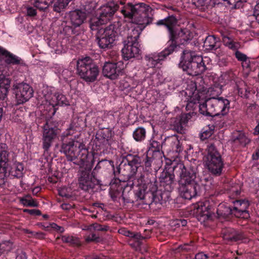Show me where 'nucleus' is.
<instances>
[{
    "label": "nucleus",
    "mask_w": 259,
    "mask_h": 259,
    "mask_svg": "<svg viewBox=\"0 0 259 259\" xmlns=\"http://www.w3.org/2000/svg\"><path fill=\"white\" fill-rule=\"evenodd\" d=\"M74 133V130L71 127L63 132L61 137L62 144L60 151L65 155L68 161H73L75 164L95 162V153H90L82 142L72 138L68 139Z\"/></svg>",
    "instance_id": "nucleus-3"
},
{
    "label": "nucleus",
    "mask_w": 259,
    "mask_h": 259,
    "mask_svg": "<svg viewBox=\"0 0 259 259\" xmlns=\"http://www.w3.org/2000/svg\"><path fill=\"white\" fill-rule=\"evenodd\" d=\"M11 80L3 73L0 74V100L7 98Z\"/></svg>",
    "instance_id": "nucleus-34"
},
{
    "label": "nucleus",
    "mask_w": 259,
    "mask_h": 259,
    "mask_svg": "<svg viewBox=\"0 0 259 259\" xmlns=\"http://www.w3.org/2000/svg\"><path fill=\"white\" fill-rule=\"evenodd\" d=\"M215 126L213 124H209L202 129L200 135V138L202 141L209 138L214 133Z\"/></svg>",
    "instance_id": "nucleus-46"
},
{
    "label": "nucleus",
    "mask_w": 259,
    "mask_h": 259,
    "mask_svg": "<svg viewBox=\"0 0 259 259\" xmlns=\"http://www.w3.org/2000/svg\"><path fill=\"white\" fill-rule=\"evenodd\" d=\"M193 242H191L190 243H185L179 246V249L185 251H189L193 249Z\"/></svg>",
    "instance_id": "nucleus-54"
},
{
    "label": "nucleus",
    "mask_w": 259,
    "mask_h": 259,
    "mask_svg": "<svg viewBox=\"0 0 259 259\" xmlns=\"http://www.w3.org/2000/svg\"><path fill=\"white\" fill-rule=\"evenodd\" d=\"M59 195L62 197L66 198H69L71 197V195L67 192L66 189H61L59 190Z\"/></svg>",
    "instance_id": "nucleus-62"
},
{
    "label": "nucleus",
    "mask_w": 259,
    "mask_h": 259,
    "mask_svg": "<svg viewBox=\"0 0 259 259\" xmlns=\"http://www.w3.org/2000/svg\"><path fill=\"white\" fill-rule=\"evenodd\" d=\"M222 235L223 239L228 242L243 241L246 239V235L244 231L230 227L223 229Z\"/></svg>",
    "instance_id": "nucleus-25"
},
{
    "label": "nucleus",
    "mask_w": 259,
    "mask_h": 259,
    "mask_svg": "<svg viewBox=\"0 0 259 259\" xmlns=\"http://www.w3.org/2000/svg\"><path fill=\"white\" fill-rule=\"evenodd\" d=\"M102 167H106L109 170L113 171L114 174V171L116 170V167L114 165V161L112 160H108L106 159H103L99 161L95 166V168L93 171L91 170V174H94L95 176L96 171H97Z\"/></svg>",
    "instance_id": "nucleus-37"
},
{
    "label": "nucleus",
    "mask_w": 259,
    "mask_h": 259,
    "mask_svg": "<svg viewBox=\"0 0 259 259\" xmlns=\"http://www.w3.org/2000/svg\"><path fill=\"white\" fill-rule=\"evenodd\" d=\"M106 23L101 21V18L98 16L92 18L90 22V27L92 30H96L100 25L105 24Z\"/></svg>",
    "instance_id": "nucleus-49"
},
{
    "label": "nucleus",
    "mask_w": 259,
    "mask_h": 259,
    "mask_svg": "<svg viewBox=\"0 0 259 259\" xmlns=\"http://www.w3.org/2000/svg\"><path fill=\"white\" fill-rule=\"evenodd\" d=\"M223 42L225 46L228 47L232 50H236L238 48L237 42L234 41L231 38L227 36H224L223 37Z\"/></svg>",
    "instance_id": "nucleus-47"
},
{
    "label": "nucleus",
    "mask_w": 259,
    "mask_h": 259,
    "mask_svg": "<svg viewBox=\"0 0 259 259\" xmlns=\"http://www.w3.org/2000/svg\"><path fill=\"white\" fill-rule=\"evenodd\" d=\"M241 63L243 69L246 70L247 72L251 71L254 69L253 65L254 64V61H251L249 57L242 61Z\"/></svg>",
    "instance_id": "nucleus-50"
},
{
    "label": "nucleus",
    "mask_w": 259,
    "mask_h": 259,
    "mask_svg": "<svg viewBox=\"0 0 259 259\" xmlns=\"http://www.w3.org/2000/svg\"><path fill=\"white\" fill-rule=\"evenodd\" d=\"M220 81L223 84L219 85V87H216V89L219 90L218 93L221 94L224 85L230 84L235 86L240 81V79L237 77L232 70H229L222 73L220 77Z\"/></svg>",
    "instance_id": "nucleus-29"
},
{
    "label": "nucleus",
    "mask_w": 259,
    "mask_h": 259,
    "mask_svg": "<svg viewBox=\"0 0 259 259\" xmlns=\"http://www.w3.org/2000/svg\"><path fill=\"white\" fill-rule=\"evenodd\" d=\"M24 212H28L31 215H40L41 214V211L39 209H25L24 210Z\"/></svg>",
    "instance_id": "nucleus-60"
},
{
    "label": "nucleus",
    "mask_w": 259,
    "mask_h": 259,
    "mask_svg": "<svg viewBox=\"0 0 259 259\" xmlns=\"http://www.w3.org/2000/svg\"><path fill=\"white\" fill-rule=\"evenodd\" d=\"M162 144L161 140L158 141L155 138H152L149 141L147 154L153 157H157L158 159L161 158L164 154L162 150Z\"/></svg>",
    "instance_id": "nucleus-30"
},
{
    "label": "nucleus",
    "mask_w": 259,
    "mask_h": 259,
    "mask_svg": "<svg viewBox=\"0 0 259 259\" xmlns=\"http://www.w3.org/2000/svg\"><path fill=\"white\" fill-rule=\"evenodd\" d=\"M13 91L17 104H22L28 101L33 94L32 88L28 84L24 82L15 84Z\"/></svg>",
    "instance_id": "nucleus-21"
},
{
    "label": "nucleus",
    "mask_w": 259,
    "mask_h": 259,
    "mask_svg": "<svg viewBox=\"0 0 259 259\" xmlns=\"http://www.w3.org/2000/svg\"><path fill=\"white\" fill-rule=\"evenodd\" d=\"M11 154L7 145L0 144V187L3 188L8 179L21 180L24 175V165L22 162L11 161Z\"/></svg>",
    "instance_id": "nucleus-7"
},
{
    "label": "nucleus",
    "mask_w": 259,
    "mask_h": 259,
    "mask_svg": "<svg viewBox=\"0 0 259 259\" xmlns=\"http://www.w3.org/2000/svg\"><path fill=\"white\" fill-rule=\"evenodd\" d=\"M11 249V244L10 241H6L0 243V256Z\"/></svg>",
    "instance_id": "nucleus-52"
},
{
    "label": "nucleus",
    "mask_w": 259,
    "mask_h": 259,
    "mask_svg": "<svg viewBox=\"0 0 259 259\" xmlns=\"http://www.w3.org/2000/svg\"><path fill=\"white\" fill-rule=\"evenodd\" d=\"M253 15L259 23V4H256L254 7Z\"/></svg>",
    "instance_id": "nucleus-64"
},
{
    "label": "nucleus",
    "mask_w": 259,
    "mask_h": 259,
    "mask_svg": "<svg viewBox=\"0 0 259 259\" xmlns=\"http://www.w3.org/2000/svg\"><path fill=\"white\" fill-rule=\"evenodd\" d=\"M234 88L236 89L237 94L240 97L243 98H248V95L249 91H247L246 85L242 80H240L238 83L234 86Z\"/></svg>",
    "instance_id": "nucleus-43"
},
{
    "label": "nucleus",
    "mask_w": 259,
    "mask_h": 259,
    "mask_svg": "<svg viewBox=\"0 0 259 259\" xmlns=\"http://www.w3.org/2000/svg\"><path fill=\"white\" fill-rule=\"evenodd\" d=\"M179 66L188 74L192 76L203 73L206 68L202 56L195 51L187 49L183 50Z\"/></svg>",
    "instance_id": "nucleus-9"
},
{
    "label": "nucleus",
    "mask_w": 259,
    "mask_h": 259,
    "mask_svg": "<svg viewBox=\"0 0 259 259\" xmlns=\"http://www.w3.org/2000/svg\"><path fill=\"white\" fill-rule=\"evenodd\" d=\"M76 73L87 83L93 82L97 79L100 69L92 59L86 57L77 61Z\"/></svg>",
    "instance_id": "nucleus-14"
},
{
    "label": "nucleus",
    "mask_w": 259,
    "mask_h": 259,
    "mask_svg": "<svg viewBox=\"0 0 259 259\" xmlns=\"http://www.w3.org/2000/svg\"><path fill=\"white\" fill-rule=\"evenodd\" d=\"M165 140L170 143L171 150L177 153H180L183 150V148L180 143V141L178 139L177 137L172 136L170 137H167Z\"/></svg>",
    "instance_id": "nucleus-41"
},
{
    "label": "nucleus",
    "mask_w": 259,
    "mask_h": 259,
    "mask_svg": "<svg viewBox=\"0 0 259 259\" xmlns=\"http://www.w3.org/2000/svg\"><path fill=\"white\" fill-rule=\"evenodd\" d=\"M94 163L90 161L84 163L78 171V187L90 194L96 191L97 186L102 185L101 181L97 179L94 174H91Z\"/></svg>",
    "instance_id": "nucleus-13"
},
{
    "label": "nucleus",
    "mask_w": 259,
    "mask_h": 259,
    "mask_svg": "<svg viewBox=\"0 0 259 259\" xmlns=\"http://www.w3.org/2000/svg\"><path fill=\"white\" fill-rule=\"evenodd\" d=\"M185 96L188 108L195 109L199 108L200 113L206 116L225 115L229 112L230 100L223 97L205 99V91L197 89L195 82H191L188 84L185 91Z\"/></svg>",
    "instance_id": "nucleus-1"
},
{
    "label": "nucleus",
    "mask_w": 259,
    "mask_h": 259,
    "mask_svg": "<svg viewBox=\"0 0 259 259\" xmlns=\"http://www.w3.org/2000/svg\"><path fill=\"white\" fill-rule=\"evenodd\" d=\"M233 206L222 202L217 205L213 198L199 202L196 206L195 212L198 220L200 222H205L211 219L212 214L216 206V212L219 219L229 220L231 217L247 219L250 217L248 208L249 201L245 199H237L232 201Z\"/></svg>",
    "instance_id": "nucleus-2"
},
{
    "label": "nucleus",
    "mask_w": 259,
    "mask_h": 259,
    "mask_svg": "<svg viewBox=\"0 0 259 259\" xmlns=\"http://www.w3.org/2000/svg\"><path fill=\"white\" fill-rule=\"evenodd\" d=\"M86 14L80 11L75 10L70 14V24L77 28L84 22L86 19Z\"/></svg>",
    "instance_id": "nucleus-33"
},
{
    "label": "nucleus",
    "mask_w": 259,
    "mask_h": 259,
    "mask_svg": "<svg viewBox=\"0 0 259 259\" xmlns=\"http://www.w3.org/2000/svg\"><path fill=\"white\" fill-rule=\"evenodd\" d=\"M109 137L104 133L97 134L95 140L94 150L100 153L104 152L109 145Z\"/></svg>",
    "instance_id": "nucleus-31"
},
{
    "label": "nucleus",
    "mask_w": 259,
    "mask_h": 259,
    "mask_svg": "<svg viewBox=\"0 0 259 259\" xmlns=\"http://www.w3.org/2000/svg\"><path fill=\"white\" fill-rule=\"evenodd\" d=\"M26 11L27 15L29 17H34L37 14L36 9L32 7H27Z\"/></svg>",
    "instance_id": "nucleus-59"
},
{
    "label": "nucleus",
    "mask_w": 259,
    "mask_h": 259,
    "mask_svg": "<svg viewBox=\"0 0 259 259\" xmlns=\"http://www.w3.org/2000/svg\"><path fill=\"white\" fill-rule=\"evenodd\" d=\"M235 51V57L237 59V61L239 62H241L242 61H243L248 57L245 54L238 51V49Z\"/></svg>",
    "instance_id": "nucleus-53"
},
{
    "label": "nucleus",
    "mask_w": 259,
    "mask_h": 259,
    "mask_svg": "<svg viewBox=\"0 0 259 259\" xmlns=\"http://www.w3.org/2000/svg\"><path fill=\"white\" fill-rule=\"evenodd\" d=\"M119 233L125 236L129 237L130 238L132 237V236H134L136 233H134L131 232L125 228H121L119 230Z\"/></svg>",
    "instance_id": "nucleus-56"
},
{
    "label": "nucleus",
    "mask_w": 259,
    "mask_h": 259,
    "mask_svg": "<svg viewBox=\"0 0 259 259\" xmlns=\"http://www.w3.org/2000/svg\"><path fill=\"white\" fill-rule=\"evenodd\" d=\"M124 67L122 61L106 62L103 67L102 72L105 77L114 80L123 74Z\"/></svg>",
    "instance_id": "nucleus-22"
},
{
    "label": "nucleus",
    "mask_w": 259,
    "mask_h": 259,
    "mask_svg": "<svg viewBox=\"0 0 259 259\" xmlns=\"http://www.w3.org/2000/svg\"><path fill=\"white\" fill-rule=\"evenodd\" d=\"M120 34V25L114 23L100 29L96 35V40L99 48L104 50L111 49Z\"/></svg>",
    "instance_id": "nucleus-17"
},
{
    "label": "nucleus",
    "mask_w": 259,
    "mask_h": 259,
    "mask_svg": "<svg viewBox=\"0 0 259 259\" xmlns=\"http://www.w3.org/2000/svg\"><path fill=\"white\" fill-rule=\"evenodd\" d=\"M130 28L127 29V36L124 40V47L121 50L123 59L128 60L139 54L141 51L138 41L142 30L148 24L143 23L135 22Z\"/></svg>",
    "instance_id": "nucleus-10"
},
{
    "label": "nucleus",
    "mask_w": 259,
    "mask_h": 259,
    "mask_svg": "<svg viewBox=\"0 0 259 259\" xmlns=\"http://www.w3.org/2000/svg\"><path fill=\"white\" fill-rule=\"evenodd\" d=\"M170 55V51L165 49L159 53H153L146 55L143 59V65L145 69L157 67L159 68L162 62Z\"/></svg>",
    "instance_id": "nucleus-23"
},
{
    "label": "nucleus",
    "mask_w": 259,
    "mask_h": 259,
    "mask_svg": "<svg viewBox=\"0 0 259 259\" xmlns=\"http://www.w3.org/2000/svg\"><path fill=\"white\" fill-rule=\"evenodd\" d=\"M43 229L45 231H50L52 230H55L57 231L63 232L64 231V229L63 227H60L57 225L56 223H52L47 225H43Z\"/></svg>",
    "instance_id": "nucleus-51"
},
{
    "label": "nucleus",
    "mask_w": 259,
    "mask_h": 259,
    "mask_svg": "<svg viewBox=\"0 0 259 259\" xmlns=\"http://www.w3.org/2000/svg\"><path fill=\"white\" fill-rule=\"evenodd\" d=\"M59 122L56 120L47 121L43 126L42 147L44 154L50 153V148L58 138L61 130L59 128Z\"/></svg>",
    "instance_id": "nucleus-18"
},
{
    "label": "nucleus",
    "mask_w": 259,
    "mask_h": 259,
    "mask_svg": "<svg viewBox=\"0 0 259 259\" xmlns=\"http://www.w3.org/2000/svg\"><path fill=\"white\" fill-rule=\"evenodd\" d=\"M143 158L138 154L128 153L123 157L122 161L116 167L114 172V177L119 175L126 177L130 182L131 180L135 178L138 169L142 166Z\"/></svg>",
    "instance_id": "nucleus-12"
},
{
    "label": "nucleus",
    "mask_w": 259,
    "mask_h": 259,
    "mask_svg": "<svg viewBox=\"0 0 259 259\" xmlns=\"http://www.w3.org/2000/svg\"><path fill=\"white\" fill-rule=\"evenodd\" d=\"M85 241L87 242H98L100 241V238L95 233H92L89 235L85 238Z\"/></svg>",
    "instance_id": "nucleus-55"
},
{
    "label": "nucleus",
    "mask_w": 259,
    "mask_h": 259,
    "mask_svg": "<svg viewBox=\"0 0 259 259\" xmlns=\"http://www.w3.org/2000/svg\"><path fill=\"white\" fill-rule=\"evenodd\" d=\"M61 28V32L67 36H70L72 34H78L79 33V29L71 25L70 22L62 23Z\"/></svg>",
    "instance_id": "nucleus-38"
},
{
    "label": "nucleus",
    "mask_w": 259,
    "mask_h": 259,
    "mask_svg": "<svg viewBox=\"0 0 259 259\" xmlns=\"http://www.w3.org/2000/svg\"><path fill=\"white\" fill-rule=\"evenodd\" d=\"M250 142V140L242 132H238L233 136L232 139L233 144L236 147H245Z\"/></svg>",
    "instance_id": "nucleus-35"
},
{
    "label": "nucleus",
    "mask_w": 259,
    "mask_h": 259,
    "mask_svg": "<svg viewBox=\"0 0 259 259\" xmlns=\"http://www.w3.org/2000/svg\"><path fill=\"white\" fill-rule=\"evenodd\" d=\"M55 0H31L35 8L40 11H46Z\"/></svg>",
    "instance_id": "nucleus-40"
},
{
    "label": "nucleus",
    "mask_w": 259,
    "mask_h": 259,
    "mask_svg": "<svg viewBox=\"0 0 259 259\" xmlns=\"http://www.w3.org/2000/svg\"><path fill=\"white\" fill-rule=\"evenodd\" d=\"M247 0H227L228 7L232 9H238L242 8Z\"/></svg>",
    "instance_id": "nucleus-48"
},
{
    "label": "nucleus",
    "mask_w": 259,
    "mask_h": 259,
    "mask_svg": "<svg viewBox=\"0 0 259 259\" xmlns=\"http://www.w3.org/2000/svg\"><path fill=\"white\" fill-rule=\"evenodd\" d=\"M60 238L63 243L68 244L69 245L74 246H79L80 245V241L78 238L76 237L69 234H65L57 237L56 239L58 240Z\"/></svg>",
    "instance_id": "nucleus-39"
},
{
    "label": "nucleus",
    "mask_w": 259,
    "mask_h": 259,
    "mask_svg": "<svg viewBox=\"0 0 259 259\" xmlns=\"http://www.w3.org/2000/svg\"><path fill=\"white\" fill-rule=\"evenodd\" d=\"M117 11L122 14L124 20L129 22L143 23V24H150L153 21V18L149 13L151 12V8L144 3L133 4L127 2L126 0L117 1Z\"/></svg>",
    "instance_id": "nucleus-8"
},
{
    "label": "nucleus",
    "mask_w": 259,
    "mask_h": 259,
    "mask_svg": "<svg viewBox=\"0 0 259 259\" xmlns=\"http://www.w3.org/2000/svg\"><path fill=\"white\" fill-rule=\"evenodd\" d=\"M120 34V25L114 23L100 29L96 35V40L99 48L104 50L111 49Z\"/></svg>",
    "instance_id": "nucleus-15"
},
{
    "label": "nucleus",
    "mask_w": 259,
    "mask_h": 259,
    "mask_svg": "<svg viewBox=\"0 0 259 259\" xmlns=\"http://www.w3.org/2000/svg\"><path fill=\"white\" fill-rule=\"evenodd\" d=\"M175 175L167 170H164L159 178V186L157 180L153 178L150 183V190L152 192V201L151 205H162L167 201L170 197V192L175 185Z\"/></svg>",
    "instance_id": "nucleus-6"
},
{
    "label": "nucleus",
    "mask_w": 259,
    "mask_h": 259,
    "mask_svg": "<svg viewBox=\"0 0 259 259\" xmlns=\"http://www.w3.org/2000/svg\"><path fill=\"white\" fill-rule=\"evenodd\" d=\"M187 111H190L187 113H182L179 116L177 117L174 122V129L178 133L183 134L185 133V126L189 120L191 119L193 116L196 114L197 111L199 108H188L186 106Z\"/></svg>",
    "instance_id": "nucleus-24"
},
{
    "label": "nucleus",
    "mask_w": 259,
    "mask_h": 259,
    "mask_svg": "<svg viewBox=\"0 0 259 259\" xmlns=\"http://www.w3.org/2000/svg\"><path fill=\"white\" fill-rule=\"evenodd\" d=\"M93 228L95 230L99 231H107L109 227L106 226H103L98 223L93 224Z\"/></svg>",
    "instance_id": "nucleus-57"
},
{
    "label": "nucleus",
    "mask_w": 259,
    "mask_h": 259,
    "mask_svg": "<svg viewBox=\"0 0 259 259\" xmlns=\"http://www.w3.org/2000/svg\"><path fill=\"white\" fill-rule=\"evenodd\" d=\"M146 137V131L145 128L139 126L133 133V137L136 142H141L145 140Z\"/></svg>",
    "instance_id": "nucleus-42"
},
{
    "label": "nucleus",
    "mask_w": 259,
    "mask_h": 259,
    "mask_svg": "<svg viewBox=\"0 0 259 259\" xmlns=\"http://www.w3.org/2000/svg\"><path fill=\"white\" fill-rule=\"evenodd\" d=\"M120 34V25L114 23L100 29L96 35V40L99 48L104 50L111 49Z\"/></svg>",
    "instance_id": "nucleus-16"
},
{
    "label": "nucleus",
    "mask_w": 259,
    "mask_h": 259,
    "mask_svg": "<svg viewBox=\"0 0 259 259\" xmlns=\"http://www.w3.org/2000/svg\"><path fill=\"white\" fill-rule=\"evenodd\" d=\"M203 161L211 175L220 176L224 168L222 156L214 143H208L203 153Z\"/></svg>",
    "instance_id": "nucleus-11"
},
{
    "label": "nucleus",
    "mask_w": 259,
    "mask_h": 259,
    "mask_svg": "<svg viewBox=\"0 0 259 259\" xmlns=\"http://www.w3.org/2000/svg\"><path fill=\"white\" fill-rule=\"evenodd\" d=\"M147 237L143 236L140 233H136L129 241V244L136 250L140 249L143 245V240Z\"/></svg>",
    "instance_id": "nucleus-36"
},
{
    "label": "nucleus",
    "mask_w": 259,
    "mask_h": 259,
    "mask_svg": "<svg viewBox=\"0 0 259 259\" xmlns=\"http://www.w3.org/2000/svg\"><path fill=\"white\" fill-rule=\"evenodd\" d=\"M20 203L26 207H36L37 206V202L32 198L29 194L24 195L22 197L18 198Z\"/></svg>",
    "instance_id": "nucleus-45"
},
{
    "label": "nucleus",
    "mask_w": 259,
    "mask_h": 259,
    "mask_svg": "<svg viewBox=\"0 0 259 259\" xmlns=\"http://www.w3.org/2000/svg\"><path fill=\"white\" fill-rule=\"evenodd\" d=\"M178 20L174 15L159 20L156 23L157 26H164L168 32L169 40L165 48L170 51V55L178 51L180 45H185L193 38V34L187 28L179 29L176 27Z\"/></svg>",
    "instance_id": "nucleus-5"
},
{
    "label": "nucleus",
    "mask_w": 259,
    "mask_h": 259,
    "mask_svg": "<svg viewBox=\"0 0 259 259\" xmlns=\"http://www.w3.org/2000/svg\"><path fill=\"white\" fill-rule=\"evenodd\" d=\"M173 170L179 172V191L182 198L191 200L201 195L203 186L198 183V170L195 166H185L180 163L174 167Z\"/></svg>",
    "instance_id": "nucleus-4"
},
{
    "label": "nucleus",
    "mask_w": 259,
    "mask_h": 259,
    "mask_svg": "<svg viewBox=\"0 0 259 259\" xmlns=\"http://www.w3.org/2000/svg\"><path fill=\"white\" fill-rule=\"evenodd\" d=\"M117 2L108 3L107 5L101 7L98 12L101 21L106 23L110 20L114 13L117 11Z\"/></svg>",
    "instance_id": "nucleus-28"
},
{
    "label": "nucleus",
    "mask_w": 259,
    "mask_h": 259,
    "mask_svg": "<svg viewBox=\"0 0 259 259\" xmlns=\"http://www.w3.org/2000/svg\"><path fill=\"white\" fill-rule=\"evenodd\" d=\"M43 93L45 100L52 107L53 115L56 112L57 106H67L70 105L69 101L66 96L57 92L53 87L47 88Z\"/></svg>",
    "instance_id": "nucleus-20"
},
{
    "label": "nucleus",
    "mask_w": 259,
    "mask_h": 259,
    "mask_svg": "<svg viewBox=\"0 0 259 259\" xmlns=\"http://www.w3.org/2000/svg\"><path fill=\"white\" fill-rule=\"evenodd\" d=\"M0 55L5 57V61L8 65H17L23 68V71H27V65L25 62L18 56L0 47Z\"/></svg>",
    "instance_id": "nucleus-27"
},
{
    "label": "nucleus",
    "mask_w": 259,
    "mask_h": 259,
    "mask_svg": "<svg viewBox=\"0 0 259 259\" xmlns=\"http://www.w3.org/2000/svg\"><path fill=\"white\" fill-rule=\"evenodd\" d=\"M143 158L142 161V166L143 167V169L145 171L147 172H151L152 171L151 165L153 159H157V157H153L151 155L147 154L146 155H143L142 156Z\"/></svg>",
    "instance_id": "nucleus-44"
},
{
    "label": "nucleus",
    "mask_w": 259,
    "mask_h": 259,
    "mask_svg": "<svg viewBox=\"0 0 259 259\" xmlns=\"http://www.w3.org/2000/svg\"><path fill=\"white\" fill-rule=\"evenodd\" d=\"M221 46L219 37L214 35H209L206 37L203 44V47L208 51L216 52Z\"/></svg>",
    "instance_id": "nucleus-32"
},
{
    "label": "nucleus",
    "mask_w": 259,
    "mask_h": 259,
    "mask_svg": "<svg viewBox=\"0 0 259 259\" xmlns=\"http://www.w3.org/2000/svg\"><path fill=\"white\" fill-rule=\"evenodd\" d=\"M85 259H106L101 254H92L87 256Z\"/></svg>",
    "instance_id": "nucleus-63"
},
{
    "label": "nucleus",
    "mask_w": 259,
    "mask_h": 259,
    "mask_svg": "<svg viewBox=\"0 0 259 259\" xmlns=\"http://www.w3.org/2000/svg\"><path fill=\"white\" fill-rule=\"evenodd\" d=\"M120 181L119 179L112 180L110 183L109 194L114 201H117L118 199H122L124 202L128 203L129 200L124 195L123 186L120 184Z\"/></svg>",
    "instance_id": "nucleus-26"
},
{
    "label": "nucleus",
    "mask_w": 259,
    "mask_h": 259,
    "mask_svg": "<svg viewBox=\"0 0 259 259\" xmlns=\"http://www.w3.org/2000/svg\"><path fill=\"white\" fill-rule=\"evenodd\" d=\"M211 3L213 6L222 4L226 7H228L227 0H211Z\"/></svg>",
    "instance_id": "nucleus-61"
},
{
    "label": "nucleus",
    "mask_w": 259,
    "mask_h": 259,
    "mask_svg": "<svg viewBox=\"0 0 259 259\" xmlns=\"http://www.w3.org/2000/svg\"><path fill=\"white\" fill-rule=\"evenodd\" d=\"M151 182V180L146 179L144 175L142 174L136 178H134L131 180L130 182H128L129 184L132 182L131 186L134 189L136 200L142 201L143 203H145L144 200L146 199L147 196L152 198V192L150 190V183Z\"/></svg>",
    "instance_id": "nucleus-19"
},
{
    "label": "nucleus",
    "mask_w": 259,
    "mask_h": 259,
    "mask_svg": "<svg viewBox=\"0 0 259 259\" xmlns=\"http://www.w3.org/2000/svg\"><path fill=\"white\" fill-rule=\"evenodd\" d=\"M240 194V190L238 188H232L230 190V194L229 197L232 199H234L235 197H237Z\"/></svg>",
    "instance_id": "nucleus-58"
}]
</instances>
